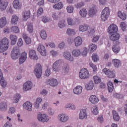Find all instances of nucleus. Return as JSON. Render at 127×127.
<instances>
[{
	"label": "nucleus",
	"instance_id": "1",
	"mask_svg": "<svg viewBox=\"0 0 127 127\" xmlns=\"http://www.w3.org/2000/svg\"><path fill=\"white\" fill-rule=\"evenodd\" d=\"M20 56V50L17 47L13 48L11 53V57L13 60L18 59V57Z\"/></svg>",
	"mask_w": 127,
	"mask_h": 127
},
{
	"label": "nucleus",
	"instance_id": "2",
	"mask_svg": "<svg viewBox=\"0 0 127 127\" xmlns=\"http://www.w3.org/2000/svg\"><path fill=\"white\" fill-rule=\"evenodd\" d=\"M35 74L38 79H39L42 75V66L41 64H38L34 68Z\"/></svg>",
	"mask_w": 127,
	"mask_h": 127
},
{
	"label": "nucleus",
	"instance_id": "3",
	"mask_svg": "<svg viewBox=\"0 0 127 127\" xmlns=\"http://www.w3.org/2000/svg\"><path fill=\"white\" fill-rule=\"evenodd\" d=\"M110 16V9L109 7H105L102 12L101 17L103 21H106Z\"/></svg>",
	"mask_w": 127,
	"mask_h": 127
},
{
	"label": "nucleus",
	"instance_id": "4",
	"mask_svg": "<svg viewBox=\"0 0 127 127\" xmlns=\"http://www.w3.org/2000/svg\"><path fill=\"white\" fill-rule=\"evenodd\" d=\"M79 77L81 79H86L90 77V73L87 68H82L79 73Z\"/></svg>",
	"mask_w": 127,
	"mask_h": 127
},
{
	"label": "nucleus",
	"instance_id": "5",
	"mask_svg": "<svg viewBox=\"0 0 127 127\" xmlns=\"http://www.w3.org/2000/svg\"><path fill=\"white\" fill-rule=\"evenodd\" d=\"M70 70L69 65L67 64H64L61 69L60 70V73L62 76H66Z\"/></svg>",
	"mask_w": 127,
	"mask_h": 127
},
{
	"label": "nucleus",
	"instance_id": "6",
	"mask_svg": "<svg viewBox=\"0 0 127 127\" xmlns=\"http://www.w3.org/2000/svg\"><path fill=\"white\" fill-rule=\"evenodd\" d=\"M63 63V60H58L53 64V69L55 72H59L60 66Z\"/></svg>",
	"mask_w": 127,
	"mask_h": 127
},
{
	"label": "nucleus",
	"instance_id": "7",
	"mask_svg": "<svg viewBox=\"0 0 127 127\" xmlns=\"http://www.w3.org/2000/svg\"><path fill=\"white\" fill-rule=\"evenodd\" d=\"M38 120L42 123H47L49 121V117L46 114H41V113L38 115Z\"/></svg>",
	"mask_w": 127,
	"mask_h": 127
},
{
	"label": "nucleus",
	"instance_id": "8",
	"mask_svg": "<svg viewBox=\"0 0 127 127\" xmlns=\"http://www.w3.org/2000/svg\"><path fill=\"white\" fill-rule=\"evenodd\" d=\"M118 26L115 24H112L108 27V33L111 35L118 33Z\"/></svg>",
	"mask_w": 127,
	"mask_h": 127
},
{
	"label": "nucleus",
	"instance_id": "9",
	"mask_svg": "<svg viewBox=\"0 0 127 127\" xmlns=\"http://www.w3.org/2000/svg\"><path fill=\"white\" fill-rule=\"evenodd\" d=\"M120 34L116 33L112 34L110 37V40L114 42H117V44H120L119 42V39H120Z\"/></svg>",
	"mask_w": 127,
	"mask_h": 127
},
{
	"label": "nucleus",
	"instance_id": "10",
	"mask_svg": "<svg viewBox=\"0 0 127 127\" xmlns=\"http://www.w3.org/2000/svg\"><path fill=\"white\" fill-rule=\"evenodd\" d=\"M37 50L42 56H46V49L43 45H39Z\"/></svg>",
	"mask_w": 127,
	"mask_h": 127
},
{
	"label": "nucleus",
	"instance_id": "11",
	"mask_svg": "<svg viewBox=\"0 0 127 127\" xmlns=\"http://www.w3.org/2000/svg\"><path fill=\"white\" fill-rule=\"evenodd\" d=\"M32 88V82L31 81H27L23 84V91H29Z\"/></svg>",
	"mask_w": 127,
	"mask_h": 127
},
{
	"label": "nucleus",
	"instance_id": "12",
	"mask_svg": "<svg viewBox=\"0 0 127 127\" xmlns=\"http://www.w3.org/2000/svg\"><path fill=\"white\" fill-rule=\"evenodd\" d=\"M29 56L31 59H33V60H38V56L36 55V52L34 50H30L29 51Z\"/></svg>",
	"mask_w": 127,
	"mask_h": 127
},
{
	"label": "nucleus",
	"instance_id": "13",
	"mask_svg": "<svg viewBox=\"0 0 127 127\" xmlns=\"http://www.w3.org/2000/svg\"><path fill=\"white\" fill-rule=\"evenodd\" d=\"M47 82L48 84H49V85H50L52 87H56V86L58 85V81L56 79L52 78L48 79L47 80Z\"/></svg>",
	"mask_w": 127,
	"mask_h": 127
},
{
	"label": "nucleus",
	"instance_id": "14",
	"mask_svg": "<svg viewBox=\"0 0 127 127\" xmlns=\"http://www.w3.org/2000/svg\"><path fill=\"white\" fill-rule=\"evenodd\" d=\"M0 83L2 87V88H5L6 87V85H7V83H6V81L4 80V78H3L2 72H1L0 70Z\"/></svg>",
	"mask_w": 127,
	"mask_h": 127
},
{
	"label": "nucleus",
	"instance_id": "15",
	"mask_svg": "<svg viewBox=\"0 0 127 127\" xmlns=\"http://www.w3.org/2000/svg\"><path fill=\"white\" fill-rule=\"evenodd\" d=\"M8 5V2L7 1H3L2 0H0V8L1 10H4L6 9Z\"/></svg>",
	"mask_w": 127,
	"mask_h": 127
},
{
	"label": "nucleus",
	"instance_id": "16",
	"mask_svg": "<svg viewBox=\"0 0 127 127\" xmlns=\"http://www.w3.org/2000/svg\"><path fill=\"white\" fill-rule=\"evenodd\" d=\"M27 54L26 53L24 52L22 53L21 56L19 58V64H23V63H24L25 62L27 58Z\"/></svg>",
	"mask_w": 127,
	"mask_h": 127
},
{
	"label": "nucleus",
	"instance_id": "17",
	"mask_svg": "<svg viewBox=\"0 0 127 127\" xmlns=\"http://www.w3.org/2000/svg\"><path fill=\"white\" fill-rule=\"evenodd\" d=\"M8 39L6 38H4L0 42V45H2L5 47L6 49H8Z\"/></svg>",
	"mask_w": 127,
	"mask_h": 127
},
{
	"label": "nucleus",
	"instance_id": "18",
	"mask_svg": "<svg viewBox=\"0 0 127 127\" xmlns=\"http://www.w3.org/2000/svg\"><path fill=\"white\" fill-rule=\"evenodd\" d=\"M64 56L66 60H69V61H74V58L71 56V53H69V52H65Z\"/></svg>",
	"mask_w": 127,
	"mask_h": 127
},
{
	"label": "nucleus",
	"instance_id": "19",
	"mask_svg": "<svg viewBox=\"0 0 127 127\" xmlns=\"http://www.w3.org/2000/svg\"><path fill=\"white\" fill-rule=\"evenodd\" d=\"M75 46L78 47L80 46L82 43H83V41H82V38L80 37H77L74 40Z\"/></svg>",
	"mask_w": 127,
	"mask_h": 127
},
{
	"label": "nucleus",
	"instance_id": "20",
	"mask_svg": "<svg viewBox=\"0 0 127 127\" xmlns=\"http://www.w3.org/2000/svg\"><path fill=\"white\" fill-rule=\"evenodd\" d=\"M13 6L15 9H19L21 7V3L19 2V0H15L13 2Z\"/></svg>",
	"mask_w": 127,
	"mask_h": 127
},
{
	"label": "nucleus",
	"instance_id": "21",
	"mask_svg": "<svg viewBox=\"0 0 127 127\" xmlns=\"http://www.w3.org/2000/svg\"><path fill=\"white\" fill-rule=\"evenodd\" d=\"M82 90H83V87L81 86H77L73 89V93L75 94V95H80L81 93H82Z\"/></svg>",
	"mask_w": 127,
	"mask_h": 127
},
{
	"label": "nucleus",
	"instance_id": "22",
	"mask_svg": "<svg viewBox=\"0 0 127 127\" xmlns=\"http://www.w3.org/2000/svg\"><path fill=\"white\" fill-rule=\"evenodd\" d=\"M59 120H60L61 122L62 123H66V122L69 120V117L64 114L60 115H59Z\"/></svg>",
	"mask_w": 127,
	"mask_h": 127
},
{
	"label": "nucleus",
	"instance_id": "23",
	"mask_svg": "<svg viewBox=\"0 0 127 127\" xmlns=\"http://www.w3.org/2000/svg\"><path fill=\"white\" fill-rule=\"evenodd\" d=\"M90 102L95 105V104H97L99 102V98L97 97L95 95H91L89 99Z\"/></svg>",
	"mask_w": 127,
	"mask_h": 127
},
{
	"label": "nucleus",
	"instance_id": "24",
	"mask_svg": "<svg viewBox=\"0 0 127 127\" xmlns=\"http://www.w3.org/2000/svg\"><path fill=\"white\" fill-rule=\"evenodd\" d=\"M87 118V113L85 109L81 110L79 113V119L83 120V119Z\"/></svg>",
	"mask_w": 127,
	"mask_h": 127
},
{
	"label": "nucleus",
	"instance_id": "25",
	"mask_svg": "<svg viewBox=\"0 0 127 127\" xmlns=\"http://www.w3.org/2000/svg\"><path fill=\"white\" fill-rule=\"evenodd\" d=\"M23 106L25 108L26 110H27V111H32V104H31L30 102H26L23 104Z\"/></svg>",
	"mask_w": 127,
	"mask_h": 127
},
{
	"label": "nucleus",
	"instance_id": "26",
	"mask_svg": "<svg viewBox=\"0 0 127 127\" xmlns=\"http://www.w3.org/2000/svg\"><path fill=\"white\" fill-rule=\"evenodd\" d=\"M23 20H26L30 17V11H24L22 13Z\"/></svg>",
	"mask_w": 127,
	"mask_h": 127
},
{
	"label": "nucleus",
	"instance_id": "27",
	"mask_svg": "<svg viewBox=\"0 0 127 127\" xmlns=\"http://www.w3.org/2000/svg\"><path fill=\"white\" fill-rule=\"evenodd\" d=\"M20 99V94H16L14 95L12 99V103L14 104H17V103L19 101V99Z\"/></svg>",
	"mask_w": 127,
	"mask_h": 127
},
{
	"label": "nucleus",
	"instance_id": "28",
	"mask_svg": "<svg viewBox=\"0 0 127 127\" xmlns=\"http://www.w3.org/2000/svg\"><path fill=\"white\" fill-rule=\"evenodd\" d=\"M97 13V9L94 7L90 8L88 12V15L93 17Z\"/></svg>",
	"mask_w": 127,
	"mask_h": 127
},
{
	"label": "nucleus",
	"instance_id": "29",
	"mask_svg": "<svg viewBox=\"0 0 127 127\" xmlns=\"http://www.w3.org/2000/svg\"><path fill=\"white\" fill-rule=\"evenodd\" d=\"M85 88L87 91L93 90V88H94V83L93 81H90L88 83H87L85 85Z\"/></svg>",
	"mask_w": 127,
	"mask_h": 127
},
{
	"label": "nucleus",
	"instance_id": "30",
	"mask_svg": "<svg viewBox=\"0 0 127 127\" xmlns=\"http://www.w3.org/2000/svg\"><path fill=\"white\" fill-rule=\"evenodd\" d=\"M7 22L6 21V18L5 17H1L0 19V27H3V26H5L6 25V23Z\"/></svg>",
	"mask_w": 127,
	"mask_h": 127
},
{
	"label": "nucleus",
	"instance_id": "31",
	"mask_svg": "<svg viewBox=\"0 0 127 127\" xmlns=\"http://www.w3.org/2000/svg\"><path fill=\"white\" fill-rule=\"evenodd\" d=\"M89 28V25L86 24H84L83 25H80L79 27V31H87Z\"/></svg>",
	"mask_w": 127,
	"mask_h": 127
},
{
	"label": "nucleus",
	"instance_id": "32",
	"mask_svg": "<svg viewBox=\"0 0 127 127\" xmlns=\"http://www.w3.org/2000/svg\"><path fill=\"white\" fill-rule=\"evenodd\" d=\"M118 14L119 17H120L121 19H123V20H126V19H127V14L126 12H122L121 11H119L118 12Z\"/></svg>",
	"mask_w": 127,
	"mask_h": 127
},
{
	"label": "nucleus",
	"instance_id": "33",
	"mask_svg": "<svg viewBox=\"0 0 127 127\" xmlns=\"http://www.w3.org/2000/svg\"><path fill=\"white\" fill-rule=\"evenodd\" d=\"M23 38L24 39L26 44L29 45L31 43V39L27 36L26 34H23Z\"/></svg>",
	"mask_w": 127,
	"mask_h": 127
},
{
	"label": "nucleus",
	"instance_id": "34",
	"mask_svg": "<svg viewBox=\"0 0 127 127\" xmlns=\"http://www.w3.org/2000/svg\"><path fill=\"white\" fill-rule=\"evenodd\" d=\"M112 63L113 64H114L115 67H116V68H119V67H121V61H120L119 60H113Z\"/></svg>",
	"mask_w": 127,
	"mask_h": 127
},
{
	"label": "nucleus",
	"instance_id": "35",
	"mask_svg": "<svg viewBox=\"0 0 127 127\" xmlns=\"http://www.w3.org/2000/svg\"><path fill=\"white\" fill-rule=\"evenodd\" d=\"M72 54L74 57H79L81 55V51L79 49H75L72 51Z\"/></svg>",
	"mask_w": 127,
	"mask_h": 127
},
{
	"label": "nucleus",
	"instance_id": "36",
	"mask_svg": "<svg viewBox=\"0 0 127 127\" xmlns=\"http://www.w3.org/2000/svg\"><path fill=\"white\" fill-rule=\"evenodd\" d=\"M7 106L6 102H1L0 104V111L2 112H5V111H6Z\"/></svg>",
	"mask_w": 127,
	"mask_h": 127
},
{
	"label": "nucleus",
	"instance_id": "37",
	"mask_svg": "<svg viewBox=\"0 0 127 127\" xmlns=\"http://www.w3.org/2000/svg\"><path fill=\"white\" fill-rule=\"evenodd\" d=\"M10 39L11 41V43L12 45H14L16 43V41L17 40V37L16 36L13 35H10Z\"/></svg>",
	"mask_w": 127,
	"mask_h": 127
},
{
	"label": "nucleus",
	"instance_id": "38",
	"mask_svg": "<svg viewBox=\"0 0 127 127\" xmlns=\"http://www.w3.org/2000/svg\"><path fill=\"white\" fill-rule=\"evenodd\" d=\"M53 7L55 9H61V8H63V3L60 2L58 3L55 4L53 5Z\"/></svg>",
	"mask_w": 127,
	"mask_h": 127
},
{
	"label": "nucleus",
	"instance_id": "39",
	"mask_svg": "<svg viewBox=\"0 0 127 127\" xmlns=\"http://www.w3.org/2000/svg\"><path fill=\"white\" fill-rule=\"evenodd\" d=\"M40 36L42 39L45 40L46 38H47V34L46 33V31H45V30H42L41 31Z\"/></svg>",
	"mask_w": 127,
	"mask_h": 127
},
{
	"label": "nucleus",
	"instance_id": "40",
	"mask_svg": "<svg viewBox=\"0 0 127 127\" xmlns=\"http://www.w3.org/2000/svg\"><path fill=\"white\" fill-rule=\"evenodd\" d=\"M108 89L109 93H112L114 91V84L113 82L109 81L108 83Z\"/></svg>",
	"mask_w": 127,
	"mask_h": 127
},
{
	"label": "nucleus",
	"instance_id": "41",
	"mask_svg": "<svg viewBox=\"0 0 127 127\" xmlns=\"http://www.w3.org/2000/svg\"><path fill=\"white\" fill-rule=\"evenodd\" d=\"M79 14L82 17H86V16L88 14V12L86 9H82L80 10Z\"/></svg>",
	"mask_w": 127,
	"mask_h": 127
},
{
	"label": "nucleus",
	"instance_id": "42",
	"mask_svg": "<svg viewBox=\"0 0 127 127\" xmlns=\"http://www.w3.org/2000/svg\"><path fill=\"white\" fill-rule=\"evenodd\" d=\"M112 49L115 53H119L121 50V48L118 45H115L113 46Z\"/></svg>",
	"mask_w": 127,
	"mask_h": 127
},
{
	"label": "nucleus",
	"instance_id": "43",
	"mask_svg": "<svg viewBox=\"0 0 127 127\" xmlns=\"http://www.w3.org/2000/svg\"><path fill=\"white\" fill-rule=\"evenodd\" d=\"M113 119L116 122H119V121H120L119 113H117L116 111H113Z\"/></svg>",
	"mask_w": 127,
	"mask_h": 127
},
{
	"label": "nucleus",
	"instance_id": "44",
	"mask_svg": "<svg viewBox=\"0 0 127 127\" xmlns=\"http://www.w3.org/2000/svg\"><path fill=\"white\" fill-rule=\"evenodd\" d=\"M58 26L60 28H64V27L66 26V21H65L64 20L60 21L58 23Z\"/></svg>",
	"mask_w": 127,
	"mask_h": 127
},
{
	"label": "nucleus",
	"instance_id": "45",
	"mask_svg": "<svg viewBox=\"0 0 127 127\" xmlns=\"http://www.w3.org/2000/svg\"><path fill=\"white\" fill-rule=\"evenodd\" d=\"M41 102H42V99H41V98H38L37 99L36 102L34 103V107L36 109H38V108H39V104Z\"/></svg>",
	"mask_w": 127,
	"mask_h": 127
},
{
	"label": "nucleus",
	"instance_id": "46",
	"mask_svg": "<svg viewBox=\"0 0 127 127\" xmlns=\"http://www.w3.org/2000/svg\"><path fill=\"white\" fill-rule=\"evenodd\" d=\"M66 33L68 35H75V34H76V32H75V30L71 28H68L67 29Z\"/></svg>",
	"mask_w": 127,
	"mask_h": 127
},
{
	"label": "nucleus",
	"instance_id": "47",
	"mask_svg": "<svg viewBox=\"0 0 127 127\" xmlns=\"http://www.w3.org/2000/svg\"><path fill=\"white\" fill-rule=\"evenodd\" d=\"M27 31L29 33H32L33 32V25L32 23H30L27 25Z\"/></svg>",
	"mask_w": 127,
	"mask_h": 127
},
{
	"label": "nucleus",
	"instance_id": "48",
	"mask_svg": "<svg viewBox=\"0 0 127 127\" xmlns=\"http://www.w3.org/2000/svg\"><path fill=\"white\" fill-rule=\"evenodd\" d=\"M17 21H18V17L16 15L12 16L11 19V22L12 24H16V23H17Z\"/></svg>",
	"mask_w": 127,
	"mask_h": 127
},
{
	"label": "nucleus",
	"instance_id": "49",
	"mask_svg": "<svg viewBox=\"0 0 127 127\" xmlns=\"http://www.w3.org/2000/svg\"><path fill=\"white\" fill-rule=\"evenodd\" d=\"M92 114L94 115H98L99 112H98V107L94 106L92 108Z\"/></svg>",
	"mask_w": 127,
	"mask_h": 127
},
{
	"label": "nucleus",
	"instance_id": "50",
	"mask_svg": "<svg viewBox=\"0 0 127 127\" xmlns=\"http://www.w3.org/2000/svg\"><path fill=\"white\" fill-rule=\"evenodd\" d=\"M97 45L95 44H92L89 46V48L91 49V52H94L97 49Z\"/></svg>",
	"mask_w": 127,
	"mask_h": 127
},
{
	"label": "nucleus",
	"instance_id": "51",
	"mask_svg": "<svg viewBox=\"0 0 127 127\" xmlns=\"http://www.w3.org/2000/svg\"><path fill=\"white\" fill-rule=\"evenodd\" d=\"M93 78L95 84H99L101 82V78L98 76H94Z\"/></svg>",
	"mask_w": 127,
	"mask_h": 127
},
{
	"label": "nucleus",
	"instance_id": "52",
	"mask_svg": "<svg viewBox=\"0 0 127 127\" xmlns=\"http://www.w3.org/2000/svg\"><path fill=\"white\" fill-rule=\"evenodd\" d=\"M67 21L68 25H75V23H74V22H73V19L72 18H67Z\"/></svg>",
	"mask_w": 127,
	"mask_h": 127
},
{
	"label": "nucleus",
	"instance_id": "53",
	"mask_svg": "<svg viewBox=\"0 0 127 127\" xmlns=\"http://www.w3.org/2000/svg\"><path fill=\"white\" fill-rule=\"evenodd\" d=\"M66 10L68 13H72L74 10V7H73V6L69 5L66 7Z\"/></svg>",
	"mask_w": 127,
	"mask_h": 127
},
{
	"label": "nucleus",
	"instance_id": "54",
	"mask_svg": "<svg viewBox=\"0 0 127 127\" xmlns=\"http://www.w3.org/2000/svg\"><path fill=\"white\" fill-rule=\"evenodd\" d=\"M109 78H115L116 77V73L114 71H110L108 75Z\"/></svg>",
	"mask_w": 127,
	"mask_h": 127
},
{
	"label": "nucleus",
	"instance_id": "55",
	"mask_svg": "<svg viewBox=\"0 0 127 127\" xmlns=\"http://www.w3.org/2000/svg\"><path fill=\"white\" fill-rule=\"evenodd\" d=\"M11 31L12 32H14L15 33H18V32H19V28L17 26L12 27Z\"/></svg>",
	"mask_w": 127,
	"mask_h": 127
},
{
	"label": "nucleus",
	"instance_id": "56",
	"mask_svg": "<svg viewBox=\"0 0 127 127\" xmlns=\"http://www.w3.org/2000/svg\"><path fill=\"white\" fill-rule=\"evenodd\" d=\"M92 59L94 62H97L98 60H99V58H98V55H96V54H93L92 56Z\"/></svg>",
	"mask_w": 127,
	"mask_h": 127
},
{
	"label": "nucleus",
	"instance_id": "57",
	"mask_svg": "<svg viewBox=\"0 0 127 127\" xmlns=\"http://www.w3.org/2000/svg\"><path fill=\"white\" fill-rule=\"evenodd\" d=\"M120 26L123 30V31H125L126 30V28H127V25L126 24V23L123 22H121L120 24Z\"/></svg>",
	"mask_w": 127,
	"mask_h": 127
},
{
	"label": "nucleus",
	"instance_id": "58",
	"mask_svg": "<svg viewBox=\"0 0 127 127\" xmlns=\"http://www.w3.org/2000/svg\"><path fill=\"white\" fill-rule=\"evenodd\" d=\"M65 108H66V109H71V110H75V105L67 104L65 105Z\"/></svg>",
	"mask_w": 127,
	"mask_h": 127
},
{
	"label": "nucleus",
	"instance_id": "59",
	"mask_svg": "<svg viewBox=\"0 0 127 127\" xmlns=\"http://www.w3.org/2000/svg\"><path fill=\"white\" fill-rule=\"evenodd\" d=\"M89 65L92 68L94 72H97V66L92 63H89Z\"/></svg>",
	"mask_w": 127,
	"mask_h": 127
},
{
	"label": "nucleus",
	"instance_id": "60",
	"mask_svg": "<svg viewBox=\"0 0 127 127\" xmlns=\"http://www.w3.org/2000/svg\"><path fill=\"white\" fill-rule=\"evenodd\" d=\"M10 121H11V119H9V121L7 122L6 124L4 125L3 127H11V123H10Z\"/></svg>",
	"mask_w": 127,
	"mask_h": 127
},
{
	"label": "nucleus",
	"instance_id": "61",
	"mask_svg": "<svg viewBox=\"0 0 127 127\" xmlns=\"http://www.w3.org/2000/svg\"><path fill=\"white\" fill-rule=\"evenodd\" d=\"M103 73H105L106 75H109L110 74V72H111V70L107 68H105L102 70Z\"/></svg>",
	"mask_w": 127,
	"mask_h": 127
},
{
	"label": "nucleus",
	"instance_id": "62",
	"mask_svg": "<svg viewBox=\"0 0 127 127\" xmlns=\"http://www.w3.org/2000/svg\"><path fill=\"white\" fill-rule=\"evenodd\" d=\"M7 49H6L3 46L0 45V53H2V52H4V51H6Z\"/></svg>",
	"mask_w": 127,
	"mask_h": 127
},
{
	"label": "nucleus",
	"instance_id": "63",
	"mask_svg": "<svg viewBox=\"0 0 127 127\" xmlns=\"http://www.w3.org/2000/svg\"><path fill=\"white\" fill-rule=\"evenodd\" d=\"M42 21L44 23H46V22H48V21H49V18L46 16H43L42 17Z\"/></svg>",
	"mask_w": 127,
	"mask_h": 127
},
{
	"label": "nucleus",
	"instance_id": "64",
	"mask_svg": "<svg viewBox=\"0 0 127 127\" xmlns=\"http://www.w3.org/2000/svg\"><path fill=\"white\" fill-rule=\"evenodd\" d=\"M38 15L39 16V15H41L42 13H43V8L40 7L38 10Z\"/></svg>",
	"mask_w": 127,
	"mask_h": 127
}]
</instances>
